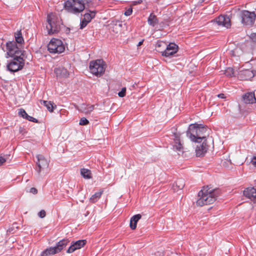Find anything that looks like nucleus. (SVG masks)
Masks as SVG:
<instances>
[{
	"mask_svg": "<svg viewBox=\"0 0 256 256\" xmlns=\"http://www.w3.org/2000/svg\"><path fill=\"white\" fill-rule=\"evenodd\" d=\"M18 116L26 119L28 116L27 113L23 108H20L18 111Z\"/></svg>",
	"mask_w": 256,
	"mask_h": 256,
	"instance_id": "32",
	"label": "nucleus"
},
{
	"mask_svg": "<svg viewBox=\"0 0 256 256\" xmlns=\"http://www.w3.org/2000/svg\"><path fill=\"white\" fill-rule=\"evenodd\" d=\"M89 121L85 118H82L80 120L79 124L81 126H86L88 124Z\"/></svg>",
	"mask_w": 256,
	"mask_h": 256,
	"instance_id": "33",
	"label": "nucleus"
},
{
	"mask_svg": "<svg viewBox=\"0 0 256 256\" xmlns=\"http://www.w3.org/2000/svg\"><path fill=\"white\" fill-rule=\"evenodd\" d=\"M48 24L46 28L49 34L58 33L60 30L62 25V20L56 14L51 13L47 16Z\"/></svg>",
	"mask_w": 256,
	"mask_h": 256,
	"instance_id": "3",
	"label": "nucleus"
},
{
	"mask_svg": "<svg viewBox=\"0 0 256 256\" xmlns=\"http://www.w3.org/2000/svg\"><path fill=\"white\" fill-rule=\"evenodd\" d=\"M80 174L85 179H90L92 178V173L90 170L87 168H81Z\"/></svg>",
	"mask_w": 256,
	"mask_h": 256,
	"instance_id": "26",
	"label": "nucleus"
},
{
	"mask_svg": "<svg viewBox=\"0 0 256 256\" xmlns=\"http://www.w3.org/2000/svg\"><path fill=\"white\" fill-rule=\"evenodd\" d=\"M94 105L82 104L80 106L79 110L81 112L87 114H90L93 111L94 108Z\"/></svg>",
	"mask_w": 256,
	"mask_h": 256,
	"instance_id": "21",
	"label": "nucleus"
},
{
	"mask_svg": "<svg viewBox=\"0 0 256 256\" xmlns=\"http://www.w3.org/2000/svg\"><path fill=\"white\" fill-rule=\"evenodd\" d=\"M48 50L51 54H60L65 50L63 42L58 38H52L48 45Z\"/></svg>",
	"mask_w": 256,
	"mask_h": 256,
	"instance_id": "8",
	"label": "nucleus"
},
{
	"mask_svg": "<svg viewBox=\"0 0 256 256\" xmlns=\"http://www.w3.org/2000/svg\"><path fill=\"white\" fill-rule=\"evenodd\" d=\"M250 37L253 42L256 43V32L252 33Z\"/></svg>",
	"mask_w": 256,
	"mask_h": 256,
	"instance_id": "37",
	"label": "nucleus"
},
{
	"mask_svg": "<svg viewBox=\"0 0 256 256\" xmlns=\"http://www.w3.org/2000/svg\"><path fill=\"white\" fill-rule=\"evenodd\" d=\"M144 40H142V41L140 42L138 44V46H141Z\"/></svg>",
	"mask_w": 256,
	"mask_h": 256,
	"instance_id": "46",
	"label": "nucleus"
},
{
	"mask_svg": "<svg viewBox=\"0 0 256 256\" xmlns=\"http://www.w3.org/2000/svg\"><path fill=\"white\" fill-rule=\"evenodd\" d=\"M142 218V216L140 214H137L133 216L130 220V226L131 229L135 230L136 228V224L139 220Z\"/></svg>",
	"mask_w": 256,
	"mask_h": 256,
	"instance_id": "22",
	"label": "nucleus"
},
{
	"mask_svg": "<svg viewBox=\"0 0 256 256\" xmlns=\"http://www.w3.org/2000/svg\"><path fill=\"white\" fill-rule=\"evenodd\" d=\"M224 74L227 76L232 77V76H234V70L232 68H228L224 70Z\"/></svg>",
	"mask_w": 256,
	"mask_h": 256,
	"instance_id": "31",
	"label": "nucleus"
},
{
	"mask_svg": "<svg viewBox=\"0 0 256 256\" xmlns=\"http://www.w3.org/2000/svg\"><path fill=\"white\" fill-rule=\"evenodd\" d=\"M54 72L57 77L68 78L69 76V72L64 67H58L54 69Z\"/></svg>",
	"mask_w": 256,
	"mask_h": 256,
	"instance_id": "17",
	"label": "nucleus"
},
{
	"mask_svg": "<svg viewBox=\"0 0 256 256\" xmlns=\"http://www.w3.org/2000/svg\"><path fill=\"white\" fill-rule=\"evenodd\" d=\"M58 254L54 246L50 247L43 250L40 256H50Z\"/></svg>",
	"mask_w": 256,
	"mask_h": 256,
	"instance_id": "24",
	"label": "nucleus"
},
{
	"mask_svg": "<svg viewBox=\"0 0 256 256\" xmlns=\"http://www.w3.org/2000/svg\"><path fill=\"white\" fill-rule=\"evenodd\" d=\"M244 194L254 202H256V188H248L244 191Z\"/></svg>",
	"mask_w": 256,
	"mask_h": 256,
	"instance_id": "14",
	"label": "nucleus"
},
{
	"mask_svg": "<svg viewBox=\"0 0 256 256\" xmlns=\"http://www.w3.org/2000/svg\"><path fill=\"white\" fill-rule=\"evenodd\" d=\"M102 192H103V191L102 190V191L96 192L94 194H93L90 197V201L92 203H94V202H97L100 198V196L102 194Z\"/></svg>",
	"mask_w": 256,
	"mask_h": 256,
	"instance_id": "30",
	"label": "nucleus"
},
{
	"mask_svg": "<svg viewBox=\"0 0 256 256\" xmlns=\"http://www.w3.org/2000/svg\"><path fill=\"white\" fill-rule=\"evenodd\" d=\"M6 162V159L2 156H0V165L3 164Z\"/></svg>",
	"mask_w": 256,
	"mask_h": 256,
	"instance_id": "43",
	"label": "nucleus"
},
{
	"mask_svg": "<svg viewBox=\"0 0 256 256\" xmlns=\"http://www.w3.org/2000/svg\"><path fill=\"white\" fill-rule=\"evenodd\" d=\"M8 60L6 67L8 70L11 72H16L22 70L24 65V60L22 56L12 57Z\"/></svg>",
	"mask_w": 256,
	"mask_h": 256,
	"instance_id": "6",
	"label": "nucleus"
},
{
	"mask_svg": "<svg viewBox=\"0 0 256 256\" xmlns=\"http://www.w3.org/2000/svg\"><path fill=\"white\" fill-rule=\"evenodd\" d=\"M204 0H202V2H204Z\"/></svg>",
	"mask_w": 256,
	"mask_h": 256,
	"instance_id": "47",
	"label": "nucleus"
},
{
	"mask_svg": "<svg viewBox=\"0 0 256 256\" xmlns=\"http://www.w3.org/2000/svg\"><path fill=\"white\" fill-rule=\"evenodd\" d=\"M6 54L10 57L23 56L24 50L14 41H9L6 43Z\"/></svg>",
	"mask_w": 256,
	"mask_h": 256,
	"instance_id": "7",
	"label": "nucleus"
},
{
	"mask_svg": "<svg viewBox=\"0 0 256 256\" xmlns=\"http://www.w3.org/2000/svg\"><path fill=\"white\" fill-rule=\"evenodd\" d=\"M40 104H44L45 106H46L48 110L50 112H53V110L54 108V104L52 102L50 101L41 100ZM54 108H56V105H54Z\"/></svg>",
	"mask_w": 256,
	"mask_h": 256,
	"instance_id": "28",
	"label": "nucleus"
},
{
	"mask_svg": "<svg viewBox=\"0 0 256 256\" xmlns=\"http://www.w3.org/2000/svg\"><path fill=\"white\" fill-rule=\"evenodd\" d=\"M126 88H122L121 91L118 92V96L120 98H123L126 96Z\"/></svg>",
	"mask_w": 256,
	"mask_h": 256,
	"instance_id": "34",
	"label": "nucleus"
},
{
	"mask_svg": "<svg viewBox=\"0 0 256 256\" xmlns=\"http://www.w3.org/2000/svg\"><path fill=\"white\" fill-rule=\"evenodd\" d=\"M178 46L174 43H170L166 45L164 50L161 52L162 55L165 57L174 56L178 50Z\"/></svg>",
	"mask_w": 256,
	"mask_h": 256,
	"instance_id": "11",
	"label": "nucleus"
},
{
	"mask_svg": "<svg viewBox=\"0 0 256 256\" xmlns=\"http://www.w3.org/2000/svg\"><path fill=\"white\" fill-rule=\"evenodd\" d=\"M96 14V11L89 10L88 12L86 13L84 15L83 19L90 22L91 21L92 19L95 17Z\"/></svg>",
	"mask_w": 256,
	"mask_h": 256,
	"instance_id": "27",
	"label": "nucleus"
},
{
	"mask_svg": "<svg viewBox=\"0 0 256 256\" xmlns=\"http://www.w3.org/2000/svg\"><path fill=\"white\" fill-rule=\"evenodd\" d=\"M132 8H129L128 10H127L124 12V15H125V16H130V14H132Z\"/></svg>",
	"mask_w": 256,
	"mask_h": 256,
	"instance_id": "40",
	"label": "nucleus"
},
{
	"mask_svg": "<svg viewBox=\"0 0 256 256\" xmlns=\"http://www.w3.org/2000/svg\"><path fill=\"white\" fill-rule=\"evenodd\" d=\"M165 46H166V44L163 42H158L156 44V48L164 47Z\"/></svg>",
	"mask_w": 256,
	"mask_h": 256,
	"instance_id": "38",
	"label": "nucleus"
},
{
	"mask_svg": "<svg viewBox=\"0 0 256 256\" xmlns=\"http://www.w3.org/2000/svg\"><path fill=\"white\" fill-rule=\"evenodd\" d=\"M36 158L37 159L36 164L38 166L36 168V170L38 174H40L42 170L48 167V162L43 156L40 154L37 155Z\"/></svg>",
	"mask_w": 256,
	"mask_h": 256,
	"instance_id": "10",
	"label": "nucleus"
},
{
	"mask_svg": "<svg viewBox=\"0 0 256 256\" xmlns=\"http://www.w3.org/2000/svg\"><path fill=\"white\" fill-rule=\"evenodd\" d=\"M174 140V146L178 150L180 151L182 149V146L180 142V134L177 132H174L172 135Z\"/></svg>",
	"mask_w": 256,
	"mask_h": 256,
	"instance_id": "19",
	"label": "nucleus"
},
{
	"mask_svg": "<svg viewBox=\"0 0 256 256\" xmlns=\"http://www.w3.org/2000/svg\"><path fill=\"white\" fill-rule=\"evenodd\" d=\"M86 244V240H78L75 242H72L70 246L66 250L68 254L74 252L76 250L80 249L83 247Z\"/></svg>",
	"mask_w": 256,
	"mask_h": 256,
	"instance_id": "13",
	"label": "nucleus"
},
{
	"mask_svg": "<svg viewBox=\"0 0 256 256\" xmlns=\"http://www.w3.org/2000/svg\"><path fill=\"white\" fill-rule=\"evenodd\" d=\"M148 22V24L152 26H155L158 22L156 16L152 13L150 14Z\"/></svg>",
	"mask_w": 256,
	"mask_h": 256,
	"instance_id": "25",
	"label": "nucleus"
},
{
	"mask_svg": "<svg viewBox=\"0 0 256 256\" xmlns=\"http://www.w3.org/2000/svg\"><path fill=\"white\" fill-rule=\"evenodd\" d=\"M142 2V0H138V1H135V2H134V4H141Z\"/></svg>",
	"mask_w": 256,
	"mask_h": 256,
	"instance_id": "45",
	"label": "nucleus"
},
{
	"mask_svg": "<svg viewBox=\"0 0 256 256\" xmlns=\"http://www.w3.org/2000/svg\"><path fill=\"white\" fill-rule=\"evenodd\" d=\"M70 242L68 238H64L58 242L54 246L57 253L60 252Z\"/></svg>",
	"mask_w": 256,
	"mask_h": 256,
	"instance_id": "18",
	"label": "nucleus"
},
{
	"mask_svg": "<svg viewBox=\"0 0 256 256\" xmlns=\"http://www.w3.org/2000/svg\"><path fill=\"white\" fill-rule=\"evenodd\" d=\"M218 194L219 191L217 190H210L204 188L198 194V198L196 204L200 206L212 204L216 201Z\"/></svg>",
	"mask_w": 256,
	"mask_h": 256,
	"instance_id": "2",
	"label": "nucleus"
},
{
	"mask_svg": "<svg viewBox=\"0 0 256 256\" xmlns=\"http://www.w3.org/2000/svg\"><path fill=\"white\" fill-rule=\"evenodd\" d=\"M185 186L184 180L182 178L177 179L173 184L172 188L174 192L182 190Z\"/></svg>",
	"mask_w": 256,
	"mask_h": 256,
	"instance_id": "20",
	"label": "nucleus"
},
{
	"mask_svg": "<svg viewBox=\"0 0 256 256\" xmlns=\"http://www.w3.org/2000/svg\"><path fill=\"white\" fill-rule=\"evenodd\" d=\"M240 16L242 24L246 26H251L254 23L256 14L254 12L243 10L240 12Z\"/></svg>",
	"mask_w": 256,
	"mask_h": 256,
	"instance_id": "9",
	"label": "nucleus"
},
{
	"mask_svg": "<svg viewBox=\"0 0 256 256\" xmlns=\"http://www.w3.org/2000/svg\"><path fill=\"white\" fill-rule=\"evenodd\" d=\"M16 43L22 48V44L24 43V40L22 36L21 30H18L14 34Z\"/></svg>",
	"mask_w": 256,
	"mask_h": 256,
	"instance_id": "23",
	"label": "nucleus"
},
{
	"mask_svg": "<svg viewBox=\"0 0 256 256\" xmlns=\"http://www.w3.org/2000/svg\"><path fill=\"white\" fill-rule=\"evenodd\" d=\"M28 192L33 194H36L38 192V190L35 188H32L30 189Z\"/></svg>",
	"mask_w": 256,
	"mask_h": 256,
	"instance_id": "41",
	"label": "nucleus"
},
{
	"mask_svg": "<svg viewBox=\"0 0 256 256\" xmlns=\"http://www.w3.org/2000/svg\"><path fill=\"white\" fill-rule=\"evenodd\" d=\"M88 23L89 22L88 21H86V20L82 19L80 24V28L82 30L86 26Z\"/></svg>",
	"mask_w": 256,
	"mask_h": 256,
	"instance_id": "35",
	"label": "nucleus"
},
{
	"mask_svg": "<svg viewBox=\"0 0 256 256\" xmlns=\"http://www.w3.org/2000/svg\"><path fill=\"white\" fill-rule=\"evenodd\" d=\"M215 22L218 26L229 28L231 26L230 20L228 16L220 15L216 18Z\"/></svg>",
	"mask_w": 256,
	"mask_h": 256,
	"instance_id": "12",
	"label": "nucleus"
},
{
	"mask_svg": "<svg viewBox=\"0 0 256 256\" xmlns=\"http://www.w3.org/2000/svg\"><path fill=\"white\" fill-rule=\"evenodd\" d=\"M252 164L256 167V156H254L252 160Z\"/></svg>",
	"mask_w": 256,
	"mask_h": 256,
	"instance_id": "42",
	"label": "nucleus"
},
{
	"mask_svg": "<svg viewBox=\"0 0 256 256\" xmlns=\"http://www.w3.org/2000/svg\"><path fill=\"white\" fill-rule=\"evenodd\" d=\"M240 75H244V78L246 80H249L254 76L253 72L248 70H246L241 72Z\"/></svg>",
	"mask_w": 256,
	"mask_h": 256,
	"instance_id": "29",
	"label": "nucleus"
},
{
	"mask_svg": "<svg viewBox=\"0 0 256 256\" xmlns=\"http://www.w3.org/2000/svg\"><path fill=\"white\" fill-rule=\"evenodd\" d=\"M90 0H67L64 6L66 10L72 14H78L85 8V3H88Z\"/></svg>",
	"mask_w": 256,
	"mask_h": 256,
	"instance_id": "4",
	"label": "nucleus"
},
{
	"mask_svg": "<svg viewBox=\"0 0 256 256\" xmlns=\"http://www.w3.org/2000/svg\"><path fill=\"white\" fill-rule=\"evenodd\" d=\"M218 96L221 98H224L226 96L224 94H220L218 95Z\"/></svg>",
	"mask_w": 256,
	"mask_h": 256,
	"instance_id": "44",
	"label": "nucleus"
},
{
	"mask_svg": "<svg viewBox=\"0 0 256 256\" xmlns=\"http://www.w3.org/2000/svg\"><path fill=\"white\" fill-rule=\"evenodd\" d=\"M210 131V130L200 124H191L186 132V136L191 141L200 143L202 140L206 141V138L208 136Z\"/></svg>",
	"mask_w": 256,
	"mask_h": 256,
	"instance_id": "1",
	"label": "nucleus"
},
{
	"mask_svg": "<svg viewBox=\"0 0 256 256\" xmlns=\"http://www.w3.org/2000/svg\"><path fill=\"white\" fill-rule=\"evenodd\" d=\"M26 120L30 121V122H38V120L36 118H34L31 116H30L28 114V116H26Z\"/></svg>",
	"mask_w": 256,
	"mask_h": 256,
	"instance_id": "36",
	"label": "nucleus"
},
{
	"mask_svg": "<svg viewBox=\"0 0 256 256\" xmlns=\"http://www.w3.org/2000/svg\"><path fill=\"white\" fill-rule=\"evenodd\" d=\"M208 150V145L206 142L204 141L200 146H197L196 149V156H201L204 155Z\"/></svg>",
	"mask_w": 256,
	"mask_h": 256,
	"instance_id": "16",
	"label": "nucleus"
},
{
	"mask_svg": "<svg viewBox=\"0 0 256 256\" xmlns=\"http://www.w3.org/2000/svg\"><path fill=\"white\" fill-rule=\"evenodd\" d=\"M89 68L90 72L94 75L96 76H100L105 72V63L102 60H96L90 62Z\"/></svg>",
	"mask_w": 256,
	"mask_h": 256,
	"instance_id": "5",
	"label": "nucleus"
},
{
	"mask_svg": "<svg viewBox=\"0 0 256 256\" xmlns=\"http://www.w3.org/2000/svg\"><path fill=\"white\" fill-rule=\"evenodd\" d=\"M243 101L248 104H252L256 102V98L253 92L245 94L242 96Z\"/></svg>",
	"mask_w": 256,
	"mask_h": 256,
	"instance_id": "15",
	"label": "nucleus"
},
{
	"mask_svg": "<svg viewBox=\"0 0 256 256\" xmlns=\"http://www.w3.org/2000/svg\"><path fill=\"white\" fill-rule=\"evenodd\" d=\"M46 212L44 210H41L38 213V216L40 218H44L46 216Z\"/></svg>",
	"mask_w": 256,
	"mask_h": 256,
	"instance_id": "39",
	"label": "nucleus"
}]
</instances>
